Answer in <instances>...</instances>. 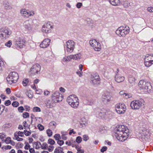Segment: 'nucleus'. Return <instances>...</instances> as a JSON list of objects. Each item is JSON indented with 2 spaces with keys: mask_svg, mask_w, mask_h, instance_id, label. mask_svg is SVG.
Instances as JSON below:
<instances>
[{
  "mask_svg": "<svg viewBox=\"0 0 153 153\" xmlns=\"http://www.w3.org/2000/svg\"><path fill=\"white\" fill-rule=\"evenodd\" d=\"M47 144L45 143H44L41 144V148L42 149H46L47 147Z\"/></svg>",
  "mask_w": 153,
  "mask_h": 153,
  "instance_id": "nucleus-36",
  "label": "nucleus"
},
{
  "mask_svg": "<svg viewBox=\"0 0 153 153\" xmlns=\"http://www.w3.org/2000/svg\"><path fill=\"white\" fill-rule=\"evenodd\" d=\"M24 133L22 132L19 131L16 132L14 134V135H17L18 136L22 137L24 136Z\"/></svg>",
  "mask_w": 153,
  "mask_h": 153,
  "instance_id": "nucleus-34",
  "label": "nucleus"
},
{
  "mask_svg": "<svg viewBox=\"0 0 153 153\" xmlns=\"http://www.w3.org/2000/svg\"><path fill=\"white\" fill-rule=\"evenodd\" d=\"M72 59L75 60H78L81 57V54L80 53L74 55H72Z\"/></svg>",
  "mask_w": 153,
  "mask_h": 153,
  "instance_id": "nucleus-27",
  "label": "nucleus"
},
{
  "mask_svg": "<svg viewBox=\"0 0 153 153\" xmlns=\"http://www.w3.org/2000/svg\"><path fill=\"white\" fill-rule=\"evenodd\" d=\"M26 94L30 98L33 97V93L31 91H27L26 93Z\"/></svg>",
  "mask_w": 153,
  "mask_h": 153,
  "instance_id": "nucleus-31",
  "label": "nucleus"
},
{
  "mask_svg": "<svg viewBox=\"0 0 153 153\" xmlns=\"http://www.w3.org/2000/svg\"><path fill=\"white\" fill-rule=\"evenodd\" d=\"M74 42L72 40H70L67 42L65 48L68 52L71 53L74 50Z\"/></svg>",
  "mask_w": 153,
  "mask_h": 153,
  "instance_id": "nucleus-12",
  "label": "nucleus"
},
{
  "mask_svg": "<svg viewBox=\"0 0 153 153\" xmlns=\"http://www.w3.org/2000/svg\"><path fill=\"white\" fill-rule=\"evenodd\" d=\"M82 141V138L81 137L78 136L76 138V141L77 143H79L81 142Z\"/></svg>",
  "mask_w": 153,
  "mask_h": 153,
  "instance_id": "nucleus-35",
  "label": "nucleus"
},
{
  "mask_svg": "<svg viewBox=\"0 0 153 153\" xmlns=\"http://www.w3.org/2000/svg\"><path fill=\"white\" fill-rule=\"evenodd\" d=\"M50 94V92L47 90H45L44 94L45 96H48Z\"/></svg>",
  "mask_w": 153,
  "mask_h": 153,
  "instance_id": "nucleus-53",
  "label": "nucleus"
},
{
  "mask_svg": "<svg viewBox=\"0 0 153 153\" xmlns=\"http://www.w3.org/2000/svg\"><path fill=\"white\" fill-rule=\"evenodd\" d=\"M41 68V67L39 64H36L31 68L30 72L32 74H38L40 71Z\"/></svg>",
  "mask_w": 153,
  "mask_h": 153,
  "instance_id": "nucleus-14",
  "label": "nucleus"
},
{
  "mask_svg": "<svg viewBox=\"0 0 153 153\" xmlns=\"http://www.w3.org/2000/svg\"><path fill=\"white\" fill-rule=\"evenodd\" d=\"M147 10L150 12H153V7H148Z\"/></svg>",
  "mask_w": 153,
  "mask_h": 153,
  "instance_id": "nucleus-56",
  "label": "nucleus"
},
{
  "mask_svg": "<svg viewBox=\"0 0 153 153\" xmlns=\"http://www.w3.org/2000/svg\"><path fill=\"white\" fill-rule=\"evenodd\" d=\"M108 114V112L106 111H101L99 114V116L102 118H107L109 117Z\"/></svg>",
  "mask_w": 153,
  "mask_h": 153,
  "instance_id": "nucleus-20",
  "label": "nucleus"
},
{
  "mask_svg": "<svg viewBox=\"0 0 153 153\" xmlns=\"http://www.w3.org/2000/svg\"><path fill=\"white\" fill-rule=\"evenodd\" d=\"M123 5L125 7H127L130 6V3L128 1H125L124 2Z\"/></svg>",
  "mask_w": 153,
  "mask_h": 153,
  "instance_id": "nucleus-43",
  "label": "nucleus"
},
{
  "mask_svg": "<svg viewBox=\"0 0 153 153\" xmlns=\"http://www.w3.org/2000/svg\"><path fill=\"white\" fill-rule=\"evenodd\" d=\"M115 78L116 82L118 83H120L124 80L125 77L120 74H116Z\"/></svg>",
  "mask_w": 153,
  "mask_h": 153,
  "instance_id": "nucleus-18",
  "label": "nucleus"
},
{
  "mask_svg": "<svg viewBox=\"0 0 153 153\" xmlns=\"http://www.w3.org/2000/svg\"><path fill=\"white\" fill-rule=\"evenodd\" d=\"M128 80L129 83L132 85H133L135 84L136 80L135 78L132 75L129 76Z\"/></svg>",
  "mask_w": 153,
  "mask_h": 153,
  "instance_id": "nucleus-21",
  "label": "nucleus"
},
{
  "mask_svg": "<svg viewBox=\"0 0 153 153\" xmlns=\"http://www.w3.org/2000/svg\"><path fill=\"white\" fill-rule=\"evenodd\" d=\"M108 1L111 4L115 6L118 5L120 2L119 0H108Z\"/></svg>",
  "mask_w": 153,
  "mask_h": 153,
  "instance_id": "nucleus-23",
  "label": "nucleus"
},
{
  "mask_svg": "<svg viewBox=\"0 0 153 153\" xmlns=\"http://www.w3.org/2000/svg\"><path fill=\"white\" fill-rule=\"evenodd\" d=\"M23 26L27 31H29L32 29V26L28 20L25 21L23 23Z\"/></svg>",
  "mask_w": 153,
  "mask_h": 153,
  "instance_id": "nucleus-19",
  "label": "nucleus"
},
{
  "mask_svg": "<svg viewBox=\"0 0 153 153\" xmlns=\"http://www.w3.org/2000/svg\"><path fill=\"white\" fill-rule=\"evenodd\" d=\"M11 102V101L10 100H7L5 101L4 104L6 106H8L10 104Z\"/></svg>",
  "mask_w": 153,
  "mask_h": 153,
  "instance_id": "nucleus-59",
  "label": "nucleus"
},
{
  "mask_svg": "<svg viewBox=\"0 0 153 153\" xmlns=\"http://www.w3.org/2000/svg\"><path fill=\"white\" fill-rule=\"evenodd\" d=\"M72 59V55H71L66 57H63L62 60L63 62L67 63L68 61H70Z\"/></svg>",
  "mask_w": 153,
  "mask_h": 153,
  "instance_id": "nucleus-26",
  "label": "nucleus"
},
{
  "mask_svg": "<svg viewBox=\"0 0 153 153\" xmlns=\"http://www.w3.org/2000/svg\"><path fill=\"white\" fill-rule=\"evenodd\" d=\"M54 138L56 140H59L61 139L60 135L59 134H56L54 136Z\"/></svg>",
  "mask_w": 153,
  "mask_h": 153,
  "instance_id": "nucleus-40",
  "label": "nucleus"
},
{
  "mask_svg": "<svg viewBox=\"0 0 153 153\" xmlns=\"http://www.w3.org/2000/svg\"><path fill=\"white\" fill-rule=\"evenodd\" d=\"M18 110L19 112H22L24 110V108L23 107L20 106L18 108Z\"/></svg>",
  "mask_w": 153,
  "mask_h": 153,
  "instance_id": "nucleus-55",
  "label": "nucleus"
},
{
  "mask_svg": "<svg viewBox=\"0 0 153 153\" xmlns=\"http://www.w3.org/2000/svg\"><path fill=\"white\" fill-rule=\"evenodd\" d=\"M46 132L48 137H50L52 136L53 132L51 130L47 129L46 131Z\"/></svg>",
  "mask_w": 153,
  "mask_h": 153,
  "instance_id": "nucleus-37",
  "label": "nucleus"
},
{
  "mask_svg": "<svg viewBox=\"0 0 153 153\" xmlns=\"http://www.w3.org/2000/svg\"><path fill=\"white\" fill-rule=\"evenodd\" d=\"M27 18H28L31 16H33L35 14L34 12L32 10H27Z\"/></svg>",
  "mask_w": 153,
  "mask_h": 153,
  "instance_id": "nucleus-25",
  "label": "nucleus"
},
{
  "mask_svg": "<svg viewBox=\"0 0 153 153\" xmlns=\"http://www.w3.org/2000/svg\"><path fill=\"white\" fill-rule=\"evenodd\" d=\"M89 43L90 45L94 50L96 51H100L101 49V46L100 43L95 39L91 40Z\"/></svg>",
  "mask_w": 153,
  "mask_h": 153,
  "instance_id": "nucleus-10",
  "label": "nucleus"
},
{
  "mask_svg": "<svg viewBox=\"0 0 153 153\" xmlns=\"http://www.w3.org/2000/svg\"><path fill=\"white\" fill-rule=\"evenodd\" d=\"M82 72L79 71H77L76 72V74L79 77H81L82 76Z\"/></svg>",
  "mask_w": 153,
  "mask_h": 153,
  "instance_id": "nucleus-62",
  "label": "nucleus"
},
{
  "mask_svg": "<svg viewBox=\"0 0 153 153\" xmlns=\"http://www.w3.org/2000/svg\"><path fill=\"white\" fill-rule=\"evenodd\" d=\"M48 143L51 145H53L55 144V141L53 139H49L48 140Z\"/></svg>",
  "mask_w": 153,
  "mask_h": 153,
  "instance_id": "nucleus-39",
  "label": "nucleus"
},
{
  "mask_svg": "<svg viewBox=\"0 0 153 153\" xmlns=\"http://www.w3.org/2000/svg\"><path fill=\"white\" fill-rule=\"evenodd\" d=\"M29 82V81L27 79H24L22 82V84L24 86H26Z\"/></svg>",
  "mask_w": 153,
  "mask_h": 153,
  "instance_id": "nucleus-32",
  "label": "nucleus"
},
{
  "mask_svg": "<svg viewBox=\"0 0 153 153\" xmlns=\"http://www.w3.org/2000/svg\"><path fill=\"white\" fill-rule=\"evenodd\" d=\"M91 82L94 85H97L100 83V78L97 75H91Z\"/></svg>",
  "mask_w": 153,
  "mask_h": 153,
  "instance_id": "nucleus-15",
  "label": "nucleus"
},
{
  "mask_svg": "<svg viewBox=\"0 0 153 153\" xmlns=\"http://www.w3.org/2000/svg\"><path fill=\"white\" fill-rule=\"evenodd\" d=\"M123 96L126 98H128L131 97V96L130 95L126 93Z\"/></svg>",
  "mask_w": 153,
  "mask_h": 153,
  "instance_id": "nucleus-58",
  "label": "nucleus"
},
{
  "mask_svg": "<svg viewBox=\"0 0 153 153\" xmlns=\"http://www.w3.org/2000/svg\"><path fill=\"white\" fill-rule=\"evenodd\" d=\"M24 134L27 136H29L31 134V133L30 132L27 131L26 130H24Z\"/></svg>",
  "mask_w": 153,
  "mask_h": 153,
  "instance_id": "nucleus-54",
  "label": "nucleus"
},
{
  "mask_svg": "<svg viewBox=\"0 0 153 153\" xmlns=\"http://www.w3.org/2000/svg\"><path fill=\"white\" fill-rule=\"evenodd\" d=\"M107 149V147L106 146H104L100 149V152H101L103 153L106 151Z\"/></svg>",
  "mask_w": 153,
  "mask_h": 153,
  "instance_id": "nucleus-45",
  "label": "nucleus"
},
{
  "mask_svg": "<svg viewBox=\"0 0 153 153\" xmlns=\"http://www.w3.org/2000/svg\"><path fill=\"white\" fill-rule=\"evenodd\" d=\"M82 139L84 141H86L89 139V138L87 135L85 134L83 136Z\"/></svg>",
  "mask_w": 153,
  "mask_h": 153,
  "instance_id": "nucleus-42",
  "label": "nucleus"
},
{
  "mask_svg": "<svg viewBox=\"0 0 153 153\" xmlns=\"http://www.w3.org/2000/svg\"><path fill=\"white\" fill-rule=\"evenodd\" d=\"M19 78L18 73L15 72L10 73L7 78V80L8 83L11 84L13 83H15L17 81Z\"/></svg>",
  "mask_w": 153,
  "mask_h": 153,
  "instance_id": "nucleus-7",
  "label": "nucleus"
},
{
  "mask_svg": "<svg viewBox=\"0 0 153 153\" xmlns=\"http://www.w3.org/2000/svg\"><path fill=\"white\" fill-rule=\"evenodd\" d=\"M32 111L34 112H40L41 111L40 108L38 107H33Z\"/></svg>",
  "mask_w": 153,
  "mask_h": 153,
  "instance_id": "nucleus-33",
  "label": "nucleus"
},
{
  "mask_svg": "<svg viewBox=\"0 0 153 153\" xmlns=\"http://www.w3.org/2000/svg\"><path fill=\"white\" fill-rule=\"evenodd\" d=\"M60 149H61L60 147H59L57 148H56L54 150V153H60L61 150H60Z\"/></svg>",
  "mask_w": 153,
  "mask_h": 153,
  "instance_id": "nucleus-50",
  "label": "nucleus"
},
{
  "mask_svg": "<svg viewBox=\"0 0 153 153\" xmlns=\"http://www.w3.org/2000/svg\"><path fill=\"white\" fill-rule=\"evenodd\" d=\"M138 86L140 89L146 93H151L153 91L150 82L146 80H140L138 83Z\"/></svg>",
  "mask_w": 153,
  "mask_h": 153,
  "instance_id": "nucleus-2",
  "label": "nucleus"
},
{
  "mask_svg": "<svg viewBox=\"0 0 153 153\" xmlns=\"http://www.w3.org/2000/svg\"><path fill=\"white\" fill-rule=\"evenodd\" d=\"M14 138H15V140L18 141H21L23 140V138L19 137V136H17V135H14Z\"/></svg>",
  "mask_w": 153,
  "mask_h": 153,
  "instance_id": "nucleus-38",
  "label": "nucleus"
},
{
  "mask_svg": "<svg viewBox=\"0 0 153 153\" xmlns=\"http://www.w3.org/2000/svg\"><path fill=\"white\" fill-rule=\"evenodd\" d=\"M25 144L24 148L25 149L28 150L30 148V146L28 143H25Z\"/></svg>",
  "mask_w": 153,
  "mask_h": 153,
  "instance_id": "nucleus-46",
  "label": "nucleus"
},
{
  "mask_svg": "<svg viewBox=\"0 0 153 153\" xmlns=\"http://www.w3.org/2000/svg\"><path fill=\"white\" fill-rule=\"evenodd\" d=\"M115 110L118 113L122 114L125 112L126 108L124 104L120 103L116 105Z\"/></svg>",
  "mask_w": 153,
  "mask_h": 153,
  "instance_id": "nucleus-11",
  "label": "nucleus"
},
{
  "mask_svg": "<svg viewBox=\"0 0 153 153\" xmlns=\"http://www.w3.org/2000/svg\"><path fill=\"white\" fill-rule=\"evenodd\" d=\"M101 100L104 104H108L111 100V97L109 95L104 94L102 96Z\"/></svg>",
  "mask_w": 153,
  "mask_h": 153,
  "instance_id": "nucleus-17",
  "label": "nucleus"
},
{
  "mask_svg": "<svg viewBox=\"0 0 153 153\" xmlns=\"http://www.w3.org/2000/svg\"><path fill=\"white\" fill-rule=\"evenodd\" d=\"M34 145L36 146V149H39L41 148V144L40 142H34Z\"/></svg>",
  "mask_w": 153,
  "mask_h": 153,
  "instance_id": "nucleus-29",
  "label": "nucleus"
},
{
  "mask_svg": "<svg viewBox=\"0 0 153 153\" xmlns=\"http://www.w3.org/2000/svg\"><path fill=\"white\" fill-rule=\"evenodd\" d=\"M23 117L24 118H26L29 117V113L27 112H24L23 114Z\"/></svg>",
  "mask_w": 153,
  "mask_h": 153,
  "instance_id": "nucleus-51",
  "label": "nucleus"
},
{
  "mask_svg": "<svg viewBox=\"0 0 153 153\" xmlns=\"http://www.w3.org/2000/svg\"><path fill=\"white\" fill-rule=\"evenodd\" d=\"M61 137L62 139L64 140H65L67 139V137L65 136V135L67 134V133L65 131H62L61 132Z\"/></svg>",
  "mask_w": 153,
  "mask_h": 153,
  "instance_id": "nucleus-30",
  "label": "nucleus"
},
{
  "mask_svg": "<svg viewBox=\"0 0 153 153\" xmlns=\"http://www.w3.org/2000/svg\"><path fill=\"white\" fill-rule=\"evenodd\" d=\"M51 40L48 38H46L44 40L40 45L41 48H45L47 47L49 45Z\"/></svg>",
  "mask_w": 153,
  "mask_h": 153,
  "instance_id": "nucleus-16",
  "label": "nucleus"
},
{
  "mask_svg": "<svg viewBox=\"0 0 153 153\" xmlns=\"http://www.w3.org/2000/svg\"><path fill=\"white\" fill-rule=\"evenodd\" d=\"M144 59L147 61H151L153 63V55H147L146 56Z\"/></svg>",
  "mask_w": 153,
  "mask_h": 153,
  "instance_id": "nucleus-28",
  "label": "nucleus"
},
{
  "mask_svg": "<svg viewBox=\"0 0 153 153\" xmlns=\"http://www.w3.org/2000/svg\"><path fill=\"white\" fill-rule=\"evenodd\" d=\"M14 42L15 43V45L17 48H22L25 45V41L24 40L22 39L20 37H16Z\"/></svg>",
  "mask_w": 153,
  "mask_h": 153,
  "instance_id": "nucleus-13",
  "label": "nucleus"
},
{
  "mask_svg": "<svg viewBox=\"0 0 153 153\" xmlns=\"http://www.w3.org/2000/svg\"><path fill=\"white\" fill-rule=\"evenodd\" d=\"M130 32L129 27L128 26H122L119 27L116 30V34L119 37H125Z\"/></svg>",
  "mask_w": 153,
  "mask_h": 153,
  "instance_id": "nucleus-4",
  "label": "nucleus"
},
{
  "mask_svg": "<svg viewBox=\"0 0 153 153\" xmlns=\"http://www.w3.org/2000/svg\"><path fill=\"white\" fill-rule=\"evenodd\" d=\"M11 140V138L10 137H7L5 140V142L7 144H9L10 143Z\"/></svg>",
  "mask_w": 153,
  "mask_h": 153,
  "instance_id": "nucleus-44",
  "label": "nucleus"
},
{
  "mask_svg": "<svg viewBox=\"0 0 153 153\" xmlns=\"http://www.w3.org/2000/svg\"><path fill=\"white\" fill-rule=\"evenodd\" d=\"M121 47L123 48H124L127 46V44L124 41L122 42L121 43Z\"/></svg>",
  "mask_w": 153,
  "mask_h": 153,
  "instance_id": "nucleus-52",
  "label": "nucleus"
},
{
  "mask_svg": "<svg viewBox=\"0 0 153 153\" xmlns=\"http://www.w3.org/2000/svg\"><path fill=\"white\" fill-rule=\"evenodd\" d=\"M25 107L26 111H29L30 110V108L29 106L27 105H25Z\"/></svg>",
  "mask_w": 153,
  "mask_h": 153,
  "instance_id": "nucleus-63",
  "label": "nucleus"
},
{
  "mask_svg": "<svg viewBox=\"0 0 153 153\" xmlns=\"http://www.w3.org/2000/svg\"><path fill=\"white\" fill-rule=\"evenodd\" d=\"M82 6V4L80 2L78 3L76 5V7L78 8H80Z\"/></svg>",
  "mask_w": 153,
  "mask_h": 153,
  "instance_id": "nucleus-61",
  "label": "nucleus"
},
{
  "mask_svg": "<svg viewBox=\"0 0 153 153\" xmlns=\"http://www.w3.org/2000/svg\"><path fill=\"white\" fill-rule=\"evenodd\" d=\"M12 105L15 107H18L19 105V103L18 102L14 101L12 103Z\"/></svg>",
  "mask_w": 153,
  "mask_h": 153,
  "instance_id": "nucleus-41",
  "label": "nucleus"
},
{
  "mask_svg": "<svg viewBox=\"0 0 153 153\" xmlns=\"http://www.w3.org/2000/svg\"><path fill=\"white\" fill-rule=\"evenodd\" d=\"M145 60V65L147 67H149L152 64L148 62V61L144 59Z\"/></svg>",
  "mask_w": 153,
  "mask_h": 153,
  "instance_id": "nucleus-47",
  "label": "nucleus"
},
{
  "mask_svg": "<svg viewBox=\"0 0 153 153\" xmlns=\"http://www.w3.org/2000/svg\"><path fill=\"white\" fill-rule=\"evenodd\" d=\"M4 7L5 9H10L11 7L9 6L8 4H4Z\"/></svg>",
  "mask_w": 153,
  "mask_h": 153,
  "instance_id": "nucleus-60",
  "label": "nucleus"
},
{
  "mask_svg": "<svg viewBox=\"0 0 153 153\" xmlns=\"http://www.w3.org/2000/svg\"><path fill=\"white\" fill-rule=\"evenodd\" d=\"M27 10L22 8L20 10V13L21 16L24 18H27Z\"/></svg>",
  "mask_w": 153,
  "mask_h": 153,
  "instance_id": "nucleus-24",
  "label": "nucleus"
},
{
  "mask_svg": "<svg viewBox=\"0 0 153 153\" xmlns=\"http://www.w3.org/2000/svg\"><path fill=\"white\" fill-rule=\"evenodd\" d=\"M53 28V25L50 22L44 24L41 29L42 32L45 33H48L51 32Z\"/></svg>",
  "mask_w": 153,
  "mask_h": 153,
  "instance_id": "nucleus-6",
  "label": "nucleus"
},
{
  "mask_svg": "<svg viewBox=\"0 0 153 153\" xmlns=\"http://www.w3.org/2000/svg\"><path fill=\"white\" fill-rule=\"evenodd\" d=\"M115 136L117 139L123 142L128 138L129 130L126 126L124 125H120L116 128Z\"/></svg>",
  "mask_w": 153,
  "mask_h": 153,
  "instance_id": "nucleus-1",
  "label": "nucleus"
},
{
  "mask_svg": "<svg viewBox=\"0 0 153 153\" xmlns=\"http://www.w3.org/2000/svg\"><path fill=\"white\" fill-rule=\"evenodd\" d=\"M12 44L11 41H9L5 43V45L8 47H10Z\"/></svg>",
  "mask_w": 153,
  "mask_h": 153,
  "instance_id": "nucleus-48",
  "label": "nucleus"
},
{
  "mask_svg": "<svg viewBox=\"0 0 153 153\" xmlns=\"http://www.w3.org/2000/svg\"><path fill=\"white\" fill-rule=\"evenodd\" d=\"M84 151L83 149H79L78 151H77V153H84Z\"/></svg>",
  "mask_w": 153,
  "mask_h": 153,
  "instance_id": "nucleus-64",
  "label": "nucleus"
},
{
  "mask_svg": "<svg viewBox=\"0 0 153 153\" xmlns=\"http://www.w3.org/2000/svg\"><path fill=\"white\" fill-rule=\"evenodd\" d=\"M63 97V96L62 94L57 91L54 92L52 94L51 97L52 100L55 103L62 101Z\"/></svg>",
  "mask_w": 153,
  "mask_h": 153,
  "instance_id": "nucleus-9",
  "label": "nucleus"
},
{
  "mask_svg": "<svg viewBox=\"0 0 153 153\" xmlns=\"http://www.w3.org/2000/svg\"><path fill=\"white\" fill-rule=\"evenodd\" d=\"M67 101L72 107L76 108L79 105L78 98L75 95H71L68 96L67 98Z\"/></svg>",
  "mask_w": 153,
  "mask_h": 153,
  "instance_id": "nucleus-3",
  "label": "nucleus"
},
{
  "mask_svg": "<svg viewBox=\"0 0 153 153\" xmlns=\"http://www.w3.org/2000/svg\"><path fill=\"white\" fill-rule=\"evenodd\" d=\"M53 102H53L52 100H48L46 102V106L48 108H53L54 106Z\"/></svg>",
  "mask_w": 153,
  "mask_h": 153,
  "instance_id": "nucleus-22",
  "label": "nucleus"
},
{
  "mask_svg": "<svg viewBox=\"0 0 153 153\" xmlns=\"http://www.w3.org/2000/svg\"><path fill=\"white\" fill-rule=\"evenodd\" d=\"M11 34V31L6 27H1L0 29V36L4 38H8Z\"/></svg>",
  "mask_w": 153,
  "mask_h": 153,
  "instance_id": "nucleus-8",
  "label": "nucleus"
},
{
  "mask_svg": "<svg viewBox=\"0 0 153 153\" xmlns=\"http://www.w3.org/2000/svg\"><path fill=\"white\" fill-rule=\"evenodd\" d=\"M57 143L60 146H62L64 143V142L62 140H58Z\"/></svg>",
  "mask_w": 153,
  "mask_h": 153,
  "instance_id": "nucleus-57",
  "label": "nucleus"
},
{
  "mask_svg": "<svg viewBox=\"0 0 153 153\" xmlns=\"http://www.w3.org/2000/svg\"><path fill=\"white\" fill-rule=\"evenodd\" d=\"M39 129L40 131H42L44 129V127L41 124H39L38 125Z\"/></svg>",
  "mask_w": 153,
  "mask_h": 153,
  "instance_id": "nucleus-49",
  "label": "nucleus"
},
{
  "mask_svg": "<svg viewBox=\"0 0 153 153\" xmlns=\"http://www.w3.org/2000/svg\"><path fill=\"white\" fill-rule=\"evenodd\" d=\"M145 104V101L142 99L132 101L131 103V107L133 109H138Z\"/></svg>",
  "mask_w": 153,
  "mask_h": 153,
  "instance_id": "nucleus-5",
  "label": "nucleus"
}]
</instances>
